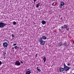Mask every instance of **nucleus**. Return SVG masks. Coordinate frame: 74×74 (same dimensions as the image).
<instances>
[{
    "instance_id": "nucleus-15",
    "label": "nucleus",
    "mask_w": 74,
    "mask_h": 74,
    "mask_svg": "<svg viewBox=\"0 0 74 74\" xmlns=\"http://www.w3.org/2000/svg\"><path fill=\"white\" fill-rule=\"evenodd\" d=\"M4 41H7V42H8L7 43H8H8L9 42L8 40H7L6 39H5V40H4Z\"/></svg>"
},
{
    "instance_id": "nucleus-23",
    "label": "nucleus",
    "mask_w": 74,
    "mask_h": 74,
    "mask_svg": "<svg viewBox=\"0 0 74 74\" xmlns=\"http://www.w3.org/2000/svg\"><path fill=\"white\" fill-rule=\"evenodd\" d=\"M60 28H61V29H64V27H63V26H61V27H60Z\"/></svg>"
},
{
    "instance_id": "nucleus-30",
    "label": "nucleus",
    "mask_w": 74,
    "mask_h": 74,
    "mask_svg": "<svg viewBox=\"0 0 74 74\" xmlns=\"http://www.w3.org/2000/svg\"><path fill=\"white\" fill-rule=\"evenodd\" d=\"M36 0H34V3L36 2Z\"/></svg>"
},
{
    "instance_id": "nucleus-4",
    "label": "nucleus",
    "mask_w": 74,
    "mask_h": 74,
    "mask_svg": "<svg viewBox=\"0 0 74 74\" xmlns=\"http://www.w3.org/2000/svg\"><path fill=\"white\" fill-rule=\"evenodd\" d=\"M5 26H6V24L3 22H0V27L1 28H3Z\"/></svg>"
},
{
    "instance_id": "nucleus-26",
    "label": "nucleus",
    "mask_w": 74,
    "mask_h": 74,
    "mask_svg": "<svg viewBox=\"0 0 74 74\" xmlns=\"http://www.w3.org/2000/svg\"><path fill=\"white\" fill-rule=\"evenodd\" d=\"M1 65V61L0 60V66Z\"/></svg>"
},
{
    "instance_id": "nucleus-27",
    "label": "nucleus",
    "mask_w": 74,
    "mask_h": 74,
    "mask_svg": "<svg viewBox=\"0 0 74 74\" xmlns=\"http://www.w3.org/2000/svg\"><path fill=\"white\" fill-rule=\"evenodd\" d=\"M54 3H55V2H53L51 4V5L53 6V4H54Z\"/></svg>"
},
{
    "instance_id": "nucleus-7",
    "label": "nucleus",
    "mask_w": 74,
    "mask_h": 74,
    "mask_svg": "<svg viewBox=\"0 0 74 74\" xmlns=\"http://www.w3.org/2000/svg\"><path fill=\"white\" fill-rule=\"evenodd\" d=\"M63 45V44L62 43V42H59L58 44V46H60V47L61 46H62Z\"/></svg>"
},
{
    "instance_id": "nucleus-9",
    "label": "nucleus",
    "mask_w": 74,
    "mask_h": 74,
    "mask_svg": "<svg viewBox=\"0 0 74 74\" xmlns=\"http://www.w3.org/2000/svg\"><path fill=\"white\" fill-rule=\"evenodd\" d=\"M41 23L42 25H44L46 23V22L44 20H42Z\"/></svg>"
},
{
    "instance_id": "nucleus-6",
    "label": "nucleus",
    "mask_w": 74,
    "mask_h": 74,
    "mask_svg": "<svg viewBox=\"0 0 74 74\" xmlns=\"http://www.w3.org/2000/svg\"><path fill=\"white\" fill-rule=\"evenodd\" d=\"M63 46H64L65 47H68V45H67V43L66 42H65L63 43V44H62Z\"/></svg>"
},
{
    "instance_id": "nucleus-17",
    "label": "nucleus",
    "mask_w": 74,
    "mask_h": 74,
    "mask_svg": "<svg viewBox=\"0 0 74 74\" xmlns=\"http://www.w3.org/2000/svg\"><path fill=\"white\" fill-rule=\"evenodd\" d=\"M14 47H12L11 48V50L12 52H13V51H14Z\"/></svg>"
},
{
    "instance_id": "nucleus-25",
    "label": "nucleus",
    "mask_w": 74,
    "mask_h": 74,
    "mask_svg": "<svg viewBox=\"0 0 74 74\" xmlns=\"http://www.w3.org/2000/svg\"><path fill=\"white\" fill-rule=\"evenodd\" d=\"M20 62L21 63H23V61H20Z\"/></svg>"
},
{
    "instance_id": "nucleus-13",
    "label": "nucleus",
    "mask_w": 74,
    "mask_h": 74,
    "mask_svg": "<svg viewBox=\"0 0 74 74\" xmlns=\"http://www.w3.org/2000/svg\"><path fill=\"white\" fill-rule=\"evenodd\" d=\"M67 25H64V28H67Z\"/></svg>"
},
{
    "instance_id": "nucleus-2",
    "label": "nucleus",
    "mask_w": 74,
    "mask_h": 74,
    "mask_svg": "<svg viewBox=\"0 0 74 74\" xmlns=\"http://www.w3.org/2000/svg\"><path fill=\"white\" fill-rule=\"evenodd\" d=\"M43 39V40H42ZM47 36H43L42 37L40 38L39 39L38 42L40 43V45H45V41H44L43 40H46Z\"/></svg>"
},
{
    "instance_id": "nucleus-1",
    "label": "nucleus",
    "mask_w": 74,
    "mask_h": 74,
    "mask_svg": "<svg viewBox=\"0 0 74 74\" xmlns=\"http://www.w3.org/2000/svg\"><path fill=\"white\" fill-rule=\"evenodd\" d=\"M66 64L67 66L65 64V63H64V68H62V67L60 68L59 70L60 72H63V71H64V70L65 72H67V71H69V70L70 69L71 67H68V66H71V64L69 63L67 64Z\"/></svg>"
},
{
    "instance_id": "nucleus-20",
    "label": "nucleus",
    "mask_w": 74,
    "mask_h": 74,
    "mask_svg": "<svg viewBox=\"0 0 74 74\" xmlns=\"http://www.w3.org/2000/svg\"><path fill=\"white\" fill-rule=\"evenodd\" d=\"M62 6H63L61 5H60V7H59L60 8H61H61H62V7H62Z\"/></svg>"
},
{
    "instance_id": "nucleus-16",
    "label": "nucleus",
    "mask_w": 74,
    "mask_h": 74,
    "mask_svg": "<svg viewBox=\"0 0 74 74\" xmlns=\"http://www.w3.org/2000/svg\"><path fill=\"white\" fill-rule=\"evenodd\" d=\"M14 25H15L16 24V23L15 21H14L13 22Z\"/></svg>"
},
{
    "instance_id": "nucleus-21",
    "label": "nucleus",
    "mask_w": 74,
    "mask_h": 74,
    "mask_svg": "<svg viewBox=\"0 0 74 74\" xmlns=\"http://www.w3.org/2000/svg\"><path fill=\"white\" fill-rule=\"evenodd\" d=\"M69 27L66 28V30H67V31H69Z\"/></svg>"
},
{
    "instance_id": "nucleus-3",
    "label": "nucleus",
    "mask_w": 74,
    "mask_h": 74,
    "mask_svg": "<svg viewBox=\"0 0 74 74\" xmlns=\"http://www.w3.org/2000/svg\"><path fill=\"white\" fill-rule=\"evenodd\" d=\"M3 46L4 47V48L6 49L8 47V43L6 42H5L3 43Z\"/></svg>"
},
{
    "instance_id": "nucleus-33",
    "label": "nucleus",
    "mask_w": 74,
    "mask_h": 74,
    "mask_svg": "<svg viewBox=\"0 0 74 74\" xmlns=\"http://www.w3.org/2000/svg\"><path fill=\"white\" fill-rule=\"evenodd\" d=\"M28 70H30L29 69H28Z\"/></svg>"
},
{
    "instance_id": "nucleus-8",
    "label": "nucleus",
    "mask_w": 74,
    "mask_h": 74,
    "mask_svg": "<svg viewBox=\"0 0 74 74\" xmlns=\"http://www.w3.org/2000/svg\"><path fill=\"white\" fill-rule=\"evenodd\" d=\"M31 72L30 71H27L25 73V74H30L31 73Z\"/></svg>"
},
{
    "instance_id": "nucleus-28",
    "label": "nucleus",
    "mask_w": 74,
    "mask_h": 74,
    "mask_svg": "<svg viewBox=\"0 0 74 74\" xmlns=\"http://www.w3.org/2000/svg\"><path fill=\"white\" fill-rule=\"evenodd\" d=\"M3 53H4V55L6 54V51L4 52Z\"/></svg>"
},
{
    "instance_id": "nucleus-24",
    "label": "nucleus",
    "mask_w": 74,
    "mask_h": 74,
    "mask_svg": "<svg viewBox=\"0 0 74 74\" xmlns=\"http://www.w3.org/2000/svg\"><path fill=\"white\" fill-rule=\"evenodd\" d=\"M12 37H14V36H15L14 35V34H12Z\"/></svg>"
},
{
    "instance_id": "nucleus-18",
    "label": "nucleus",
    "mask_w": 74,
    "mask_h": 74,
    "mask_svg": "<svg viewBox=\"0 0 74 74\" xmlns=\"http://www.w3.org/2000/svg\"><path fill=\"white\" fill-rule=\"evenodd\" d=\"M38 3L39 6H42V4H41V3Z\"/></svg>"
},
{
    "instance_id": "nucleus-32",
    "label": "nucleus",
    "mask_w": 74,
    "mask_h": 74,
    "mask_svg": "<svg viewBox=\"0 0 74 74\" xmlns=\"http://www.w3.org/2000/svg\"><path fill=\"white\" fill-rule=\"evenodd\" d=\"M3 62H1V64H3Z\"/></svg>"
},
{
    "instance_id": "nucleus-14",
    "label": "nucleus",
    "mask_w": 74,
    "mask_h": 74,
    "mask_svg": "<svg viewBox=\"0 0 74 74\" xmlns=\"http://www.w3.org/2000/svg\"><path fill=\"white\" fill-rule=\"evenodd\" d=\"M43 60H44V62H45V61H46V58L45 57H44V58Z\"/></svg>"
},
{
    "instance_id": "nucleus-5",
    "label": "nucleus",
    "mask_w": 74,
    "mask_h": 74,
    "mask_svg": "<svg viewBox=\"0 0 74 74\" xmlns=\"http://www.w3.org/2000/svg\"><path fill=\"white\" fill-rule=\"evenodd\" d=\"M15 65L17 66H20L21 65V63L18 61H16L15 62Z\"/></svg>"
},
{
    "instance_id": "nucleus-34",
    "label": "nucleus",
    "mask_w": 74,
    "mask_h": 74,
    "mask_svg": "<svg viewBox=\"0 0 74 74\" xmlns=\"http://www.w3.org/2000/svg\"><path fill=\"white\" fill-rule=\"evenodd\" d=\"M5 58H4V59H5Z\"/></svg>"
},
{
    "instance_id": "nucleus-22",
    "label": "nucleus",
    "mask_w": 74,
    "mask_h": 74,
    "mask_svg": "<svg viewBox=\"0 0 74 74\" xmlns=\"http://www.w3.org/2000/svg\"><path fill=\"white\" fill-rule=\"evenodd\" d=\"M37 55H38V53H37L36 54V58H37Z\"/></svg>"
},
{
    "instance_id": "nucleus-11",
    "label": "nucleus",
    "mask_w": 74,
    "mask_h": 74,
    "mask_svg": "<svg viewBox=\"0 0 74 74\" xmlns=\"http://www.w3.org/2000/svg\"><path fill=\"white\" fill-rule=\"evenodd\" d=\"M39 68V67H37L36 68V69H37V71H38L40 72V71H41V70H40V69H38Z\"/></svg>"
},
{
    "instance_id": "nucleus-29",
    "label": "nucleus",
    "mask_w": 74,
    "mask_h": 74,
    "mask_svg": "<svg viewBox=\"0 0 74 74\" xmlns=\"http://www.w3.org/2000/svg\"><path fill=\"white\" fill-rule=\"evenodd\" d=\"M15 45H16V44H13V46H15Z\"/></svg>"
},
{
    "instance_id": "nucleus-10",
    "label": "nucleus",
    "mask_w": 74,
    "mask_h": 74,
    "mask_svg": "<svg viewBox=\"0 0 74 74\" xmlns=\"http://www.w3.org/2000/svg\"><path fill=\"white\" fill-rule=\"evenodd\" d=\"M64 5V3L63 2H61V5L63 6Z\"/></svg>"
},
{
    "instance_id": "nucleus-31",
    "label": "nucleus",
    "mask_w": 74,
    "mask_h": 74,
    "mask_svg": "<svg viewBox=\"0 0 74 74\" xmlns=\"http://www.w3.org/2000/svg\"><path fill=\"white\" fill-rule=\"evenodd\" d=\"M58 30H59V31H61V29H59Z\"/></svg>"
},
{
    "instance_id": "nucleus-19",
    "label": "nucleus",
    "mask_w": 74,
    "mask_h": 74,
    "mask_svg": "<svg viewBox=\"0 0 74 74\" xmlns=\"http://www.w3.org/2000/svg\"><path fill=\"white\" fill-rule=\"evenodd\" d=\"M38 6H39V5L38 4V3L37 4L36 6L37 8H38V7H39Z\"/></svg>"
},
{
    "instance_id": "nucleus-12",
    "label": "nucleus",
    "mask_w": 74,
    "mask_h": 74,
    "mask_svg": "<svg viewBox=\"0 0 74 74\" xmlns=\"http://www.w3.org/2000/svg\"><path fill=\"white\" fill-rule=\"evenodd\" d=\"M14 48H15L16 49H19V47L16 46H14Z\"/></svg>"
}]
</instances>
